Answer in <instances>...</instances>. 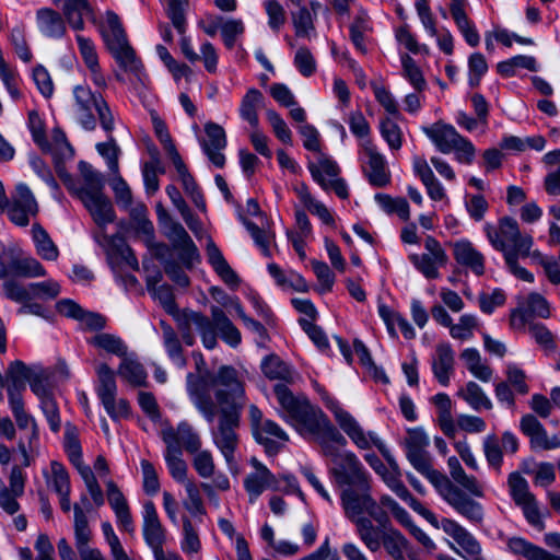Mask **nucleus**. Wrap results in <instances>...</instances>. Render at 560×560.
<instances>
[{
	"instance_id": "1",
	"label": "nucleus",
	"mask_w": 560,
	"mask_h": 560,
	"mask_svg": "<svg viewBox=\"0 0 560 560\" xmlns=\"http://www.w3.org/2000/svg\"><path fill=\"white\" fill-rule=\"evenodd\" d=\"M273 392L285 421L301 435L315 438L323 454L330 457L334 466H337L346 453L340 452V448L347 445V440L322 409L313 406L305 396H294L283 383L276 384Z\"/></svg>"
},
{
	"instance_id": "2",
	"label": "nucleus",
	"mask_w": 560,
	"mask_h": 560,
	"mask_svg": "<svg viewBox=\"0 0 560 560\" xmlns=\"http://www.w3.org/2000/svg\"><path fill=\"white\" fill-rule=\"evenodd\" d=\"M215 405L218 423L211 430L212 441L229 465L234 463L238 445L236 430L240 425L246 396L244 381L236 369H222L217 378Z\"/></svg>"
},
{
	"instance_id": "3",
	"label": "nucleus",
	"mask_w": 560,
	"mask_h": 560,
	"mask_svg": "<svg viewBox=\"0 0 560 560\" xmlns=\"http://www.w3.org/2000/svg\"><path fill=\"white\" fill-rule=\"evenodd\" d=\"M406 455L415 469L425 476L435 486L443 500L460 516L475 525L482 524L485 520L482 504L455 486L446 476L435 470L431 465L427 450L406 451Z\"/></svg>"
},
{
	"instance_id": "4",
	"label": "nucleus",
	"mask_w": 560,
	"mask_h": 560,
	"mask_svg": "<svg viewBox=\"0 0 560 560\" xmlns=\"http://www.w3.org/2000/svg\"><path fill=\"white\" fill-rule=\"evenodd\" d=\"M330 475L341 489L342 506L374 499L371 475L354 453L346 452L337 466L331 467Z\"/></svg>"
},
{
	"instance_id": "5",
	"label": "nucleus",
	"mask_w": 560,
	"mask_h": 560,
	"mask_svg": "<svg viewBox=\"0 0 560 560\" xmlns=\"http://www.w3.org/2000/svg\"><path fill=\"white\" fill-rule=\"evenodd\" d=\"M197 374L188 373L186 376V388L196 409L201 413L205 420L212 423L217 417L218 409L215 405V390L218 388L217 378L222 369H234L231 365H222L215 373L210 372L206 366V361L200 352H194Z\"/></svg>"
},
{
	"instance_id": "6",
	"label": "nucleus",
	"mask_w": 560,
	"mask_h": 560,
	"mask_svg": "<svg viewBox=\"0 0 560 560\" xmlns=\"http://www.w3.org/2000/svg\"><path fill=\"white\" fill-rule=\"evenodd\" d=\"M72 93L73 114L83 129L88 131L94 130L98 119L105 131H113L114 116L101 93L93 92L91 88L85 84L75 85Z\"/></svg>"
},
{
	"instance_id": "7",
	"label": "nucleus",
	"mask_w": 560,
	"mask_h": 560,
	"mask_svg": "<svg viewBox=\"0 0 560 560\" xmlns=\"http://www.w3.org/2000/svg\"><path fill=\"white\" fill-rule=\"evenodd\" d=\"M102 36L106 47L125 71L137 74L141 71L142 63L127 39L119 16L113 11L106 12V26L102 30Z\"/></svg>"
},
{
	"instance_id": "8",
	"label": "nucleus",
	"mask_w": 560,
	"mask_h": 560,
	"mask_svg": "<svg viewBox=\"0 0 560 560\" xmlns=\"http://www.w3.org/2000/svg\"><path fill=\"white\" fill-rule=\"evenodd\" d=\"M346 517L355 526L357 535L363 545L371 552H377L381 549V535L372 521L364 515H369L381 523L384 513L380 510L375 499L342 506Z\"/></svg>"
},
{
	"instance_id": "9",
	"label": "nucleus",
	"mask_w": 560,
	"mask_h": 560,
	"mask_svg": "<svg viewBox=\"0 0 560 560\" xmlns=\"http://www.w3.org/2000/svg\"><path fill=\"white\" fill-rule=\"evenodd\" d=\"M486 234L492 246L505 254V252L520 253L521 256L527 257L533 246L530 235H523L520 232L518 223L510 217L500 220L499 229L491 224L485 225Z\"/></svg>"
},
{
	"instance_id": "10",
	"label": "nucleus",
	"mask_w": 560,
	"mask_h": 560,
	"mask_svg": "<svg viewBox=\"0 0 560 560\" xmlns=\"http://www.w3.org/2000/svg\"><path fill=\"white\" fill-rule=\"evenodd\" d=\"M326 407L334 413L335 419L341 430L351 439V441L361 450H368L371 443L377 446L383 456L387 458L390 454L384 444L373 433H365L358 421L345 410L340 404L332 398L326 399Z\"/></svg>"
},
{
	"instance_id": "11",
	"label": "nucleus",
	"mask_w": 560,
	"mask_h": 560,
	"mask_svg": "<svg viewBox=\"0 0 560 560\" xmlns=\"http://www.w3.org/2000/svg\"><path fill=\"white\" fill-rule=\"evenodd\" d=\"M326 407L334 413L335 419L341 430L351 439V441L361 450H368L371 443L377 446L383 456L387 458L390 454L384 444L373 433H365L358 421L345 410L340 404L332 398L326 399Z\"/></svg>"
},
{
	"instance_id": "12",
	"label": "nucleus",
	"mask_w": 560,
	"mask_h": 560,
	"mask_svg": "<svg viewBox=\"0 0 560 560\" xmlns=\"http://www.w3.org/2000/svg\"><path fill=\"white\" fill-rule=\"evenodd\" d=\"M159 219L165 230V236L172 243L174 249L179 252L182 262L191 268L195 261L200 260V255L194 241L184 226L174 221L164 210L159 211Z\"/></svg>"
},
{
	"instance_id": "13",
	"label": "nucleus",
	"mask_w": 560,
	"mask_h": 560,
	"mask_svg": "<svg viewBox=\"0 0 560 560\" xmlns=\"http://www.w3.org/2000/svg\"><path fill=\"white\" fill-rule=\"evenodd\" d=\"M424 249L423 254H412L409 259L427 279H438L439 269L446 266L448 256L440 242L431 235L424 240Z\"/></svg>"
},
{
	"instance_id": "14",
	"label": "nucleus",
	"mask_w": 560,
	"mask_h": 560,
	"mask_svg": "<svg viewBox=\"0 0 560 560\" xmlns=\"http://www.w3.org/2000/svg\"><path fill=\"white\" fill-rule=\"evenodd\" d=\"M361 161L363 173L372 186L385 187L390 183L386 160L371 140L362 143Z\"/></svg>"
},
{
	"instance_id": "15",
	"label": "nucleus",
	"mask_w": 560,
	"mask_h": 560,
	"mask_svg": "<svg viewBox=\"0 0 560 560\" xmlns=\"http://www.w3.org/2000/svg\"><path fill=\"white\" fill-rule=\"evenodd\" d=\"M142 534L153 556L164 552L163 545L166 541V529L162 525L156 508L152 501H148L143 504Z\"/></svg>"
},
{
	"instance_id": "16",
	"label": "nucleus",
	"mask_w": 560,
	"mask_h": 560,
	"mask_svg": "<svg viewBox=\"0 0 560 560\" xmlns=\"http://www.w3.org/2000/svg\"><path fill=\"white\" fill-rule=\"evenodd\" d=\"M250 464L255 471L248 474L244 479V488L254 503L266 489L279 490L278 478L258 459L252 458Z\"/></svg>"
},
{
	"instance_id": "17",
	"label": "nucleus",
	"mask_w": 560,
	"mask_h": 560,
	"mask_svg": "<svg viewBox=\"0 0 560 560\" xmlns=\"http://www.w3.org/2000/svg\"><path fill=\"white\" fill-rule=\"evenodd\" d=\"M381 477L387 487L404 500L415 512L423 516L433 526H438L436 516L415 499L400 480L398 465H395V469H388Z\"/></svg>"
},
{
	"instance_id": "18",
	"label": "nucleus",
	"mask_w": 560,
	"mask_h": 560,
	"mask_svg": "<svg viewBox=\"0 0 560 560\" xmlns=\"http://www.w3.org/2000/svg\"><path fill=\"white\" fill-rule=\"evenodd\" d=\"M207 138L201 141V147L208 159L217 167H223L225 156L222 150L226 147V136L224 129L215 122L205 125Z\"/></svg>"
},
{
	"instance_id": "19",
	"label": "nucleus",
	"mask_w": 560,
	"mask_h": 560,
	"mask_svg": "<svg viewBox=\"0 0 560 560\" xmlns=\"http://www.w3.org/2000/svg\"><path fill=\"white\" fill-rule=\"evenodd\" d=\"M521 431L529 438L534 450H553L560 447V439L557 435L548 438L542 424L533 415H525L520 422Z\"/></svg>"
},
{
	"instance_id": "20",
	"label": "nucleus",
	"mask_w": 560,
	"mask_h": 560,
	"mask_svg": "<svg viewBox=\"0 0 560 560\" xmlns=\"http://www.w3.org/2000/svg\"><path fill=\"white\" fill-rule=\"evenodd\" d=\"M455 261L469 269L476 276L485 273L483 255L467 240H459L451 244Z\"/></svg>"
},
{
	"instance_id": "21",
	"label": "nucleus",
	"mask_w": 560,
	"mask_h": 560,
	"mask_svg": "<svg viewBox=\"0 0 560 560\" xmlns=\"http://www.w3.org/2000/svg\"><path fill=\"white\" fill-rule=\"evenodd\" d=\"M162 440L166 444L164 458L171 476L177 482L185 485L186 481L190 480L187 479L188 468L186 462L183 459L182 447L175 445L172 431L164 432Z\"/></svg>"
},
{
	"instance_id": "22",
	"label": "nucleus",
	"mask_w": 560,
	"mask_h": 560,
	"mask_svg": "<svg viewBox=\"0 0 560 560\" xmlns=\"http://www.w3.org/2000/svg\"><path fill=\"white\" fill-rule=\"evenodd\" d=\"M422 131L434 143L436 149L444 154L453 152L462 138L452 125H447L442 121L434 122L428 127H422Z\"/></svg>"
},
{
	"instance_id": "23",
	"label": "nucleus",
	"mask_w": 560,
	"mask_h": 560,
	"mask_svg": "<svg viewBox=\"0 0 560 560\" xmlns=\"http://www.w3.org/2000/svg\"><path fill=\"white\" fill-rule=\"evenodd\" d=\"M60 8L69 26L74 31L84 30V16H94V10L89 0H51Z\"/></svg>"
},
{
	"instance_id": "24",
	"label": "nucleus",
	"mask_w": 560,
	"mask_h": 560,
	"mask_svg": "<svg viewBox=\"0 0 560 560\" xmlns=\"http://www.w3.org/2000/svg\"><path fill=\"white\" fill-rule=\"evenodd\" d=\"M436 527H441L445 534L451 536L468 556L477 557L480 555L481 546L478 540L456 521L442 518Z\"/></svg>"
},
{
	"instance_id": "25",
	"label": "nucleus",
	"mask_w": 560,
	"mask_h": 560,
	"mask_svg": "<svg viewBox=\"0 0 560 560\" xmlns=\"http://www.w3.org/2000/svg\"><path fill=\"white\" fill-rule=\"evenodd\" d=\"M67 20L63 13L51 9L42 8L36 11V24L42 34L51 38H61L66 32Z\"/></svg>"
},
{
	"instance_id": "26",
	"label": "nucleus",
	"mask_w": 560,
	"mask_h": 560,
	"mask_svg": "<svg viewBox=\"0 0 560 560\" xmlns=\"http://www.w3.org/2000/svg\"><path fill=\"white\" fill-rule=\"evenodd\" d=\"M100 228L114 222L116 215L110 200L104 192L79 198Z\"/></svg>"
},
{
	"instance_id": "27",
	"label": "nucleus",
	"mask_w": 560,
	"mask_h": 560,
	"mask_svg": "<svg viewBox=\"0 0 560 560\" xmlns=\"http://www.w3.org/2000/svg\"><path fill=\"white\" fill-rule=\"evenodd\" d=\"M415 174L420 178L427 189V194L434 201L443 200L446 197L445 189L423 156H415L412 161Z\"/></svg>"
},
{
	"instance_id": "28",
	"label": "nucleus",
	"mask_w": 560,
	"mask_h": 560,
	"mask_svg": "<svg viewBox=\"0 0 560 560\" xmlns=\"http://www.w3.org/2000/svg\"><path fill=\"white\" fill-rule=\"evenodd\" d=\"M447 466L450 475L455 481V486L466 492L468 495L471 494L477 498L485 495L483 488L475 476H468L463 469L457 457L452 456L447 459Z\"/></svg>"
},
{
	"instance_id": "29",
	"label": "nucleus",
	"mask_w": 560,
	"mask_h": 560,
	"mask_svg": "<svg viewBox=\"0 0 560 560\" xmlns=\"http://www.w3.org/2000/svg\"><path fill=\"white\" fill-rule=\"evenodd\" d=\"M162 341L170 360L178 368L187 365L184 348L178 332L167 323L161 322Z\"/></svg>"
},
{
	"instance_id": "30",
	"label": "nucleus",
	"mask_w": 560,
	"mask_h": 560,
	"mask_svg": "<svg viewBox=\"0 0 560 560\" xmlns=\"http://www.w3.org/2000/svg\"><path fill=\"white\" fill-rule=\"evenodd\" d=\"M454 352L450 345L441 343L436 347V355L432 361V370L438 382L447 386L454 371Z\"/></svg>"
},
{
	"instance_id": "31",
	"label": "nucleus",
	"mask_w": 560,
	"mask_h": 560,
	"mask_svg": "<svg viewBox=\"0 0 560 560\" xmlns=\"http://www.w3.org/2000/svg\"><path fill=\"white\" fill-rule=\"evenodd\" d=\"M206 253L208 261L217 275L229 285H238L240 279L235 271L230 267L222 255L220 248L210 238L207 243Z\"/></svg>"
},
{
	"instance_id": "32",
	"label": "nucleus",
	"mask_w": 560,
	"mask_h": 560,
	"mask_svg": "<svg viewBox=\"0 0 560 560\" xmlns=\"http://www.w3.org/2000/svg\"><path fill=\"white\" fill-rule=\"evenodd\" d=\"M211 316L213 325L221 339L232 348L237 347L242 341L241 331L231 322L226 314L220 307L212 306Z\"/></svg>"
},
{
	"instance_id": "33",
	"label": "nucleus",
	"mask_w": 560,
	"mask_h": 560,
	"mask_svg": "<svg viewBox=\"0 0 560 560\" xmlns=\"http://www.w3.org/2000/svg\"><path fill=\"white\" fill-rule=\"evenodd\" d=\"M79 171L83 178V186L74 189V194L78 198L103 192L104 179L101 173L84 161L79 162Z\"/></svg>"
},
{
	"instance_id": "34",
	"label": "nucleus",
	"mask_w": 560,
	"mask_h": 560,
	"mask_svg": "<svg viewBox=\"0 0 560 560\" xmlns=\"http://www.w3.org/2000/svg\"><path fill=\"white\" fill-rule=\"evenodd\" d=\"M166 431H172L175 445L183 446L188 453L192 454L200 450V436L188 422H180L176 429L167 425L162 429L161 435Z\"/></svg>"
},
{
	"instance_id": "35",
	"label": "nucleus",
	"mask_w": 560,
	"mask_h": 560,
	"mask_svg": "<svg viewBox=\"0 0 560 560\" xmlns=\"http://www.w3.org/2000/svg\"><path fill=\"white\" fill-rule=\"evenodd\" d=\"M509 550L517 556H523L526 560H560L559 556L548 552L523 538L512 537L508 541Z\"/></svg>"
},
{
	"instance_id": "36",
	"label": "nucleus",
	"mask_w": 560,
	"mask_h": 560,
	"mask_svg": "<svg viewBox=\"0 0 560 560\" xmlns=\"http://www.w3.org/2000/svg\"><path fill=\"white\" fill-rule=\"evenodd\" d=\"M378 314L386 324L387 330L392 337H397L395 327L398 326L406 339L415 338V329L401 314L393 311L385 304L378 305Z\"/></svg>"
},
{
	"instance_id": "37",
	"label": "nucleus",
	"mask_w": 560,
	"mask_h": 560,
	"mask_svg": "<svg viewBox=\"0 0 560 560\" xmlns=\"http://www.w3.org/2000/svg\"><path fill=\"white\" fill-rule=\"evenodd\" d=\"M188 323L194 324V328L198 330L205 348L212 350L217 347V329L213 319L208 318L198 312H188Z\"/></svg>"
},
{
	"instance_id": "38",
	"label": "nucleus",
	"mask_w": 560,
	"mask_h": 560,
	"mask_svg": "<svg viewBox=\"0 0 560 560\" xmlns=\"http://www.w3.org/2000/svg\"><path fill=\"white\" fill-rule=\"evenodd\" d=\"M32 237L35 243L37 255L44 260L55 261L59 256V249L47 231L39 224L32 226Z\"/></svg>"
},
{
	"instance_id": "39",
	"label": "nucleus",
	"mask_w": 560,
	"mask_h": 560,
	"mask_svg": "<svg viewBox=\"0 0 560 560\" xmlns=\"http://www.w3.org/2000/svg\"><path fill=\"white\" fill-rule=\"evenodd\" d=\"M262 93L255 88L249 89L242 98L240 105V115L253 128L258 127V109L262 106Z\"/></svg>"
},
{
	"instance_id": "40",
	"label": "nucleus",
	"mask_w": 560,
	"mask_h": 560,
	"mask_svg": "<svg viewBox=\"0 0 560 560\" xmlns=\"http://www.w3.org/2000/svg\"><path fill=\"white\" fill-rule=\"evenodd\" d=\"M308 170L314 180L325 190L329 189V179L336 178L339 174L338 165L325 156H320L317 163H310Z\"/></svg>"
},
{
	"instance_id": "41",
	"label": "nucleus",
	"mask_w": 560,
	"mask_h": 560,
	"mask_svg": "<svg viewBox=\"0 0 560 560\" xmlns=\"http://www.w3.org/2000/svg\"><path fill=\"white\" fill-rule=\"evenodd\" d=\"M382 546L394 560H407L408 540L400 532L396 529L384 532L381 536Z\"/></svg>"
},
{
	"instance_id": "42",
	"label": "nucleus",
	"mask_w": 560,
	"mask_h": 560,
	"mask_svg": "<svg viewBox=\"0 0 560 560\" xmlns=\"http://www.w3.org/2000/svg\"><path fill=\"white\" fill-rule=\"evenodd\" d=\"M460 359L465 362L468 371L478 380L489 382L492 377V369L482 363L479 351L475 348H467L460 353Z\"/></svg>"
},
{
	"instance_id": "43",
	"label": "nucleus",
	"mask_w": 560,
	"mask_h": 560,
	"mask_svg": "<svg viewBox=\"0 0 560 560\" xmlns=\"http://www.w3.org/2000/svg\"><path fill=\"white\" fill-rule=\"evenodd\" d=\"M127 210H129L136 232L145 236V242L150 245L154 238V226L148 219L147 207L143 203H137L136 206L131 205Z\"/></svg>"
},
{
	"instance_id": "44",
	"label": "nucleus",
	"mask_w": 560,
	"mask_h": 560,
	"mask_svg": "<svg viewBox=\"0 0 560 560\" xmlns=\"http://www.w3.org/2000/svg\"><path fill=\"white\" fill-rule=\"evenodd\" d=\"M457 395L462 397L474 410L478 411L481 408L490 410L492 408L491 400L476 382H468L466 386L457 393Z\"/></svg>"
},
{
	"instance_id": "45",
	"label": "nucleus",
	"mask_w": 560,
	"mask_h": 560,
	"mask_svg": "<svg viewBox=\"0 0 560 560\" xmlns=\"http://www.w3.org/2000/svg\"><path fill=\"white\" fill-rule=\"evenodd\" d=\"M96 241L102 245L107 254V259L112 266H114L129 248L125 238L119 235L108 236L103 231L96 236Z\"/></svg>"
},
{
	"instance_id": "46",
	"label": "nucleus",
	"mask_w": 560,
	"mask_h": 560,
	"mask_svg": "<svg viewBox=\"0 0 560 560\" xmlns=\"http://www.w3.org/2000/svg\"><path fill=\"white\" fill-rule=\"evenodd\" d=\"M96 372L100 380L97 395L103 405H108L117 389L114 371L107 364H101Z\"/></svg>"
},
{
	"instance_id": "47",
	"label": "nucleus",
	"mask_w": 560,
	"mask_h": 560,
	"mask_svg": "<svg viewBox=\"0 0 560 560\" xmlns=\"http://www.w3.org/2000/svg\"><path fill=\"white\" fill-rule=\"evenodd\" d=\"M261 370L266 377L279 380L285 383L293 382L291 369L277 355L267 357L261 363Z\"/></svg>"
},
{
	"instance_id": "48",
	"label": "nucleus",
	"mask_w": 560,
	"mask_h": 560,
	"mask_svg": "<svg viewBox=\"0 0 560 560\" xmlns=\"http://www.w3.org/2000/svg\"><path fill=\"white\" fill-rule=\"evenodd\" d=\"M118 374L133 386H142L145 384L147 372L143 365L131 358L122 359Z\"/></svg>"
},
{
	"instance_id": "49",
	"label": "nucleus",
	"mask_w": 560,
	"mask_h": 560,
	"mask_svg": "<svg viewBox=\"0 0 560 560\" xmlns=\"http://www.w3.org/2000/svg\"><path fill=\"white\" fill-rule=\"evenodd\" d=\"M11 272L16 276L35 278L46 276L43 265L33 257L12 258L10 261Z\"/></svg>"
},
{
	"instance_id": "50",
	"label": "nucleus",
	"mask_w": 560,
	"mask_h": 560,
	"mask_svg": "<svg viewBox=\"0 0 560 560\" xmlns=\"http://www.w3.org/2000/svg\"><path fill=\"white\" fill-rule=\"evenodd\" d=\"M34 370L35 368L27 366L21 360L11 362L5 374L7 386L26 388V383L30 382Z\"/></svg>"
},
{
	"instance_id": "51",
	"label": "nucleus",
	"mask_w": 560,
	"mask_h": 560,
	"mask_svg": "<svg viewBox=\"0 0 560 560\" xmlns=\"http://www.w3.org/2000/svg\"><path fill=\"white\" fill-rule=\"evenodd\" d=\"M375 200L380 207L388 214L396 213L401 220L407 221L410 218V209L407 200L401 197L393 198L387 194H376Z\"/></svg>"
},
{
	"instance_id": "52",
	"label": "nucleus",
	"mask_w": 560,
	"mask_h": 560,
	"mask_svg": "<svg viewBox=\"0 0 560 560\" xmlns=\"http://www.w3.org/2000/svg\"><path fill=\"white\" fill-rule=\"evenodd\" d=\"M299 10L292 13V24L298 37L310 38L311 34L315 32L316 15L312 14L311 10L306 7L299 5Z\"/></svg>"
},
{
	"instance_id": "53",
	"label": "nucleus",
	"mask_w": 560,
	"mask_h": 560,
	"mask_svg": "<svg viewBox=\"0 0 560 560\" xmlns=\"http://www.w3.org/2000/svg\"><path fill=\"white\" fill-rule=\"evenodd\" d=\"M183 539L180 541L182 550L187 555L198 553L201 549V541L197 526L192 521L183 516Z\"/></svg>"
},
{
	"instance_id": "54",
	"label": "nucleus",
	"mask_w": 560,
	"mask_h": 560,
	"mask_svg": "<svg viewBox=\"0 0 560 560\" xmlns=\"http://www.w3.org/2000/svg\"><path fill=\"white\" fill-rule=\"evenodd\" d=\"M10 205L26 209L27 213H38V203L27 185L20 183L11 195Z\"/></svg>"
},
{
	"instance_id": "55",
	"label": "nucleus",
	"mask_w": 560,
	"mask_h": 560,
	"mask_svg": "<svg viewBox=\"0 0 560 560\" xmlns=\"http://www.w3.org/2000/svg\"><path fill=\"white\" fill-rule=\"evenodd\" d=\"M74 512V539L75 547L89 544L92 538V530L89 526L88 516L85 515L83 509L79 504L73 505Z\"/></svg>"
},
{
	"instance_id": "56",
	"label": "nucleus",
	"mask_w": 560,
	"mask_h": 560,
	"mask_svg": "<svg viewBox=\"0 0 560 560\" xmlns=\"http://www.w3.org/2000/svg\"><path fill=\"white\" fill-rule=\"evenodd\" d=\"M508 482L510 494L516 505L525 503L526 501L535 498V495L529 491L527 480L518 472H512L509 476Z\"/></svg>"
},
{
	"instance_id": "57",
	"label": "nucleus",
	"mask_w": 560,
	"mask_h": 560,
	"mask_svg": "<svg viewBox=\"0 0 560 560\" xmlns=\"http://www.w3.org/2000/svg\"><path fill=\"white\" fill-rule=\"evenodd\" d=\"M91 342L93 346L117 357L124 358L127 354V346L115 335L104 332L97 334Z\"/></svg>"
},
{
	"instance_id": "58",
	"label": "nucleus",
	"mask_w": 560,
	"mask_h": 560,
	"mask_svg": "<svg viewBox=\"0 0 560 560\" xmlns=\"http://www.w3.org/2000/svg\"><path fill=\"white\" fill-rule=\"evenodd\" d=\"M369 15L361 11L350 25V38L358 50L365 54L364 33L369 31Z\"/></svg>"
},
{
	"instance_id": "59",
	"label": "nucleus",
	"mask_w": 560,
	"mask_h": 560,
	"mask_svg": "<svg viewBox=\"0 0 560 560\" xmlns=\"http://www.w3.org/2000/svg\"><path fill=\"white\" fill-rule=\"evenodd\" d=\"M49 376L50 374L46 370L35 366V370L28 382L32 392L40 399V401L45 398L52 397L51 388L49 385Z\"/></svg>"
},
{
	"instance_id": "60",
	"label": "nucleus",
	"mask_w": 560,
	"mask_h": 560,
	"mask_svg": "<svg viewBox=\"0 0 560 560\" xmlns=\"http://www.w3.org/2000/svg\"><path fill=\"white\" fill-rule=\"evenodd\" d=\"M160 164L158 150L154 149L151 160L143 166V180L145 189L150 194H154L159 189L158 172H163Z\"/></svg>"
},
{
	"instance_id": "61",
	"label": "nucleus",
	"mask_w": 560,
	"mask_h": 560,
	"mask_svg": "<svg viewBox=\"0 0 560 560\" xmlns=\"http://www.w3.org/2000/svg\"><path fill=\"white\" fill-rule=\"evenodd\" d=\"M184 487L187 493V498L183 502L184 508L194 516L206 514L198 486L191 480L186 481Z\"/></svg>"
},
{
	"instance_id": "62",
	"label": "nucleus",
	"mask_w": 560,
	"mask_h": 560,
	"mask_svg": "<svg viewBox=\"0 0 560 560\" xmlns=\"http://www.w3.org/2000/svg\"><path fill=\"white\" fill-rule=\"evenodd\" d=\"M478 320L475 315L465 314L459 317L457 324H453L450 328V335L454 339L468 340L474 335V329L477 327Z\"/></svg>"
},
{
	"instance_id": "63",
	"label": "nucleus",
	"mask_w": 560,
	"mask_h": 560,
	"mask_svg": "<svg viewBox=\"0 0 560 560\" xmlns=\"http://www.w3.org/2000/svg\"><path fill=\"white\" fill-rule=\"evenodd\" d=\"M469 68V85L476 88L479 85L481 78L488 71V63L486 58L480 52H474L468 58Z\"/></svg>"
},
{
	"instance_id": "64",
	"label": "nucleus",
	"mask_w": 560,
	"mask_h": 560,
	"mask_svg": "<svg viewBox=\"0 0 560 560\" xmlns=\"http://www.w3.org/2000/svg\"><path fill=\"white\" fill-rule=\"evenodd\" d=\"M293 62L299 72L305 78L316 72V60L311 50L306 47H300L296 50Z\"/></svg>"
}]
</instances>
